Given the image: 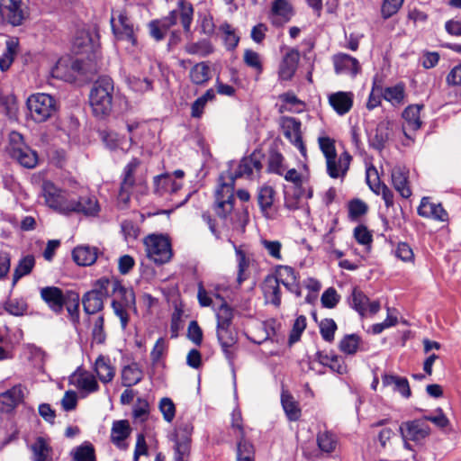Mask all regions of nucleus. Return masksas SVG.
<instances>
[{
	"label": "nucleus",
	"mask_w": 461,
	"mask_h": 461,
	"mask_svg": "<svg viewBox=\"0 0 461 461\" xmlns=\"http://www.w3.org/2000/svg\"><path fill=\"white\" fill-rule=\"evenodd\" d=\"M5 310L14 316H22L27 311V303L23 300H8L5 303Z\"/></svg>",
	"instance_id": "nucleus-61"
},
{
	"label": "nucleus",
	"mask_w": 461,
	"mask_h": 461,
	"mask_svg": "<svg viewBox=\"0 0 461 461\" xmlns=\"http://www.w3.org/2000/svg\"><path fill=\"white\" fill-rule=\"evenodd\" d=\"M72 258L78 266H91L97 258V249L89 246H78L72 251Z\"/></svg>",
	"instance_id": "nucleus-36"
},
{
	"label": "nucleus",
	"mask_w": 461,
	"mask_h": 461,
	"mask_svg": "<svg viewBox=\"0 0 461 461\" xmlns=\"http://www.w3.org/2000/svg\"><path fill=\"white\" fill-rule=\"evenodd\" d=\"M404 0H383L381 14L384 19L395 14L402 7Z\"/></svg>",
	"instance_id": "nucleus-59"
},
{
	"label": "nucleus",
	"mask_w": 461,
	"mask_h": 461,
	"mask_svg": "<svg viewBox=\"0 0 461 461\" xmlns=\"http://www.w3.org/2000/svg\"><path fill=\"white\" fill-rule=\"evenodd\" d=\"M70 455L74 461H96L95 447L89 441L73 448Z\"/></svg>",
	"instance_id": "nucleus-40"
},
{
	"label": "nucleus",
	"mask_w": 461,
	"mask_h": 461,
	"mask_svg": "<svg viewBox=\"0 0 461 461\" xmlns=\"http://www.w3.org/2000/svg\"><path fill=\"white\" fill-rule=\"evenodd\" d=\"M131 428L127 420H114L111 429V441L118 447L124 446L123 441L131 435Z\"/></svg>",
	"instance_id": "nucleus-34"
},
{
	"label": "nucleus",
	"mask_w": 461,
	"mask_h": 461,
	"mask_svg": "<svg viewBox=\"0 0 461 461\" xmlns=\"http://www.w3.org/2000/svg\"><path fill=\"white\" fill-rule=\"evenodd\" d=\"M281 402L288 420L292 421L299 420L301 416V410L294 398L290 394L283 393Z\"/></svg>",
	"instance_id": "nucleus-45"
},
{
	"label": "nucleus",
	"mask_w": 461,
	"mask_h": 461,
	"mask_svg": "<svg viewBox=\"0 0 461 461\" xmlns=\"http://www.w3.org/2000/svg\"><path fill=\"white\" fill-rule=\"evenodd\" d=\"M340 296L334 287L326 289L321 297V302L323 307L332 309L339 302Z\"/></svg>",
	"instance_id": "nucleus-60"
},
{
	"label": "nucleus",
	"mask_w": 461,
	"mask_h": 461,
	"mask_svg": "<svg viewBox=\"0 0 461 461\" xmlns=\"http://www.w3.org/2000/svg\"><path fill=\"white\" fill-rule=\"evenodd\" d=\"M393 134V123L388 121H381L375 131V134L370 137L369 144L375 149L383 150L386 142L391 139Z\"/></svg>",
	"instance_id": "nucleus-24"
},
{
	"label": "nucleus",
	"mask_w": 461,
	"mask_h": 461,
	"mask_svg": "<svg viewBox=\"0 0 461 461\" xmlns=\"http://www.w3.org/2000/svg\"><path fill=\"white\" fill-rule=\"evenodd\" d=\"M185 51L191 55L208 56L213 51L212 43L207 40H202L197 42H192L185 47Z\"/></svg>",
	"instance_id": "nucleus-47"
},
{
	"label": "nucleus",
	"mask_w": 461,
	"mask_h": 461,
	"mask_svg": "<svg viewBox=\"0 0 461 461\" xmlns=\"http://www.w3.org/2000/svg\"><path fill=\"white\" fill-rule=\"evenodd\" d=\"M77 386L80 390L87 393H94L99 389L98 383L92 375H80L77 378Z\"/></svg>",
	"instance_id": "nucleus-57"
},
{
	"label": "nucleus",
	"mask_w": 461,
	"mask_h": 461,
	"mask_svg": "<svg viewBox=\"0 0 461 461\" xmlns=\"http://www.w3.org/2000/svg\"><path fill=\"white\" fill-rule=\"evenodd\" d=\"M275 194L276 191L271 186L264 185L258 189V203L262 214L267 218L270 217V211L274 203Z\"/></svg>",
	"instance_id": "nucleus-39"
},
{
	"label": "nucleus",
	"mask_w": 461,
	"mask_h": 461,
	"mask_svg": "<svg viewBox=\"0 0 461 461\" xmlns=\"http://www.w3.org/2000/svg\"><path fill=\"white\" fill-rule=\"evenodd\" d=\"M316 442L322 453H332L339 445L338 436L330 430H320L316 436Z\"/></svg>",
	"instance_id": "nucleus-37"
},
{
	"label": "nucleus",
	"mask_w": 461,
	"mask_h": 461,
	"mask_svg": "<svg viewBox=\"0 0 461 461\" xmlns=\"http://www.w3.org/2000/svg\"><path fill=\"white\" fill-rule=\"evenodd\" d=\"M95 372L99 380L104 384L111 382L115 375L114 368L112 366L109 357L103 355H100L95 362Z\"/></svg>",
	"instance_id": "nucleus-38"
},
{
	"label": "nucleus",
	"mask_w": 461,
	"mask_h": 461,
	"mask_svg": "<svg viewBox=\"0 0 461 461\" xmlns=\"http://www.w3.org/2000/svg\"><path fill=\"white\" fill-rule=\"evenodd\" d=\"M217 327H230L233 319V311L227 304L222 303L216 313Z\"/></svg>",
	"instance_id": "nucleus-54"
},
{
	"label": "nucleus",
	"mask_w": 461,
	"mask_h": 461,
	"mask_svg": "<svg viewBox=\"0 0 461 461\" xmlns=\"http://www.w3.org/2000/svg\"><path fill=\"white\" fill-rule=\"evenodd\" d=\"M117 278H100L95 284V288L86 292L82 297L84 312L95 314L104 308V298L112 295V282Z\"/></svg>",
	"instance_id": "nucleus-4"
},
{
	"label": "nucleus",
	"mask_w": 461,
	"mask_h": 461,
	"mask_svg": "<svg viewBox=\"0 0 461 461\" xmlns=\"http://www.w3.org/2000/svg\"><path fill=\"white\" fill-rule=\"evenodd\" d=\"M262 169L261 154L253 152L250 156L243 158L235 172V177H249L254 170L260 172Z\"/></svg>",
	"instance_id": "nucleus-28"
},
{
	"label": "nucleus",
	"mask_w": 461,
	"mask_h": 461,
	"mask_svg": "<svg viewBox=\"0 0 461 461\" xmlns=\"http://www.w3.org/2000/svg\"><path fill=\"white\" fill-rule=\"evenodd\" d=\"M30 116L36 122H43L57 112V103L53 96L48 94L37 93L27 99Z\"/></svg>",
	"instance_id": "nucleus-5"
},
{
	"label": "nucleus",
	"mask_w": 461,
	"mask_h": 461,
	"mask_svg": "<svg viewBox=\"0 0 461 461\" xmlns=\"http://www.w3.org/2000/svg\"><path fill=\"white\" fill-rule=\"evenodd\" d=\"M366 183L370 189L376 194H381L386 207L393 206V193L389 187L381 183L377 169L374 166H370L366 168Z\"/></svg>",
	"instance_id": "nucleus-16"
},
{
	"label": "nucleus",
	"mask_w": 461,
	"mask_h": 461,
	"mask_svg": "<svg viewBox=\"0 0 461 461\" xmlns=\"http://www.w3.org/2000/svg\"><path fill=\"white\" fill-rule=\"evenodd\" d=\"M234 180L222 183L215 192L213 210L218 217L226 219L234 207Z\"/></svg>",
	"instance_id": "nucleus-9"
},
{
	"label": "nucleus",
	"mask_w": 461,
	"mask_h": 461,
	"mask_svg": "<svg viewBox=\"0 0 461 461\" xmlns=\"http://www.w3.org/2000/svg\"><path fill=\"white\" fill-rule=\"evenodd\" d=\"M18 43L14 40H8L6 41V49L0 56V68L5 71L11 66L14 57L16 53Z\"/></svg>",
	"instance_id": "nucleus-49"
},
{
	"label": "nucleus",
	"mask_w": 461,
	"mask_h": 461,
	"mask_svg": "<svg viewBox=\"0 0 461 461\" xmlns=\"http://www.w3.org/2000/svg\"><path fill=\"white\" fill-rule=\"evenodd\" d=\"M264 298L267 303L279 307L281 304L280 283L273 275H267L261 285Z\"/></svg>",
	"instance_id": "nucleus-25"
},
{
	"label": "nucleus",
	"mask_w": 461,
	"mask_h": 461,
	"mask_svg": "<svg viewBox=\"0 0 461 461\" xmlns=\"http://www.w3.org/2000/svg\"><path fill=\"white\" fill-rule=\"evenodd\" d=\"M193 15V5L181 0L178 3V8L171 11L167 16L160 20L151 21L149 23V33L152 38L159 41L165 38L169 28L177 23L178 19L180 20L184 32L189 33L191 32Z\"/></svg>",
	"instance_id": "nucleus-1"
},
{
	"label": "nucleus",
	"mask_w": 461,
	"mask_h": 461,
	"mask_svg": "<svg viewBox=\"0 0 461 461\" xmlns=\"http://www.w3.org/2000/svg\"><path fill=\"white\" fill-rule=\"evenodd\" d=\"M399 430L406 447L408 440L420 442L430 434V428L422 418L402 422Z\"/></svg>",
	"instance_id": "nucleus-12"
},
{
	"label": "nucleus",
	"mask_w": 461,
	"mask_h": 461,
	"mask_svg": "<svg viewBox=\"0 0 461 461\" xmlns=\"http://www.w3.org/2000/svg\"><path fill=\"white\" fill-rule=\"evenodd\" d=\"M79 294L73 291H67L66 307L69 319L77 326L79 323Z\"/></svg>",
	"instance_id": "nucleus-42"
},
{
	"label": "nucleus",
	"mask_w": 461,
	"mask_h": 461,
	"mask_svg": "<svg viewBox=\"0 0 461 461\" xmlns=\"http://www.w3.org/2000/svg\"><path fill=\"white\" fill-rule=\"evenodd\" d=\"M112 32L117 41H125L131 46L137 45V37L132 21L124 11L112 15L110 20Z\"/></svg>",
	"instance_id": "nucleus-8"
},
{
	"label": "nucleus",
	"mask_w": 461,
	"mask_h": 461,
	"mask_svg": "<svg viewBox=\"0 0 461 461\" xmlns=\"http://www.w3.org/2000/svg\"><path fill=\"white\" fill-rule=\"evenodd\" d=\"M220 31L224 34L225 47L229 50H233L239 44L240 37L236 34L235 30L228 23H223L220 26Z\"/></svg>",
	"instance_id": "nucleus-48"
},
{
	"label": "nucleus",
	"mask_w": 461,
	"mask_h": 461,
	"mask_svg": "<svg viewBox=\"0 0 461 461\" xmlns=\"http://www.w3.org/2000/svg\"><path fill=\"white\" fill-rule=\"evenodd\" d=\"M353 98L351 92L339 91L329 95V104L339 115H344L351 110Z\"/></svg>",
	"instance_id": "nucleus-26"
},
{
	"label": "nucleus",
	"mask_w": 461,
	"mask_h": 461,
	"mask_svg": "<svg viewBox=\"0 0 461 461\" xmlns=\"http://www.w3.org/2000/svg\"><path fill=\"white\" fill-rule=\"evenodd\" d=\"M42 194L46 204L50 208L60 213L68 214L69 198L66 192L58 188L51 182H44L42 184Z\"/></svg>",
	"instance_id": "nucleus-11"
},
{
	"label": "nucleus",
	"mask_w": 461,
	"mask_h": 461,
	"mask_svg": "<svg viewBox=\"0 0 461 461\" xmlns=\"http://www.w3.org/2000/svg\"><path fill=\"white\" fill-rule=\"evenodd\" d=\"M360 338L356 334L346 335L339 342V349L348 355L357 351Z\"/></svg>",
	"instance_id": "nucleus-52"
},
{
	"label": "nucleus",
	"mask_w": 461,
	"mask_h": 461,
	"mask_svg": "<svg viewBox=\"0 0 461 461\" xmlns=\"http://www.w3.org/2000/svg\"><path fill=\"white\" fill-rule=\"evenodd\" d=\"M26 387L22 384L0 393V411L9 413L23 402Z\"/></svg>",
	"instance_id": "nucleus-18"
},
{
	"label": "nucleus",
	"mask_w": 461,
	"mask_h": 461,
	"mask_svg": "<svg viewBox=\"0 0 461 461\" xmlns=\"http://www.w3.org/2000/svg\"><path fill=\"white\" fill-rule=\"evenodd\" d=\"M284 135L295 146L302 156H306V147L303 142L301 122L294 117L284 116L280 122Z\"/></svg>",
	"instance_id": "nucleus-14"
},
{
	"label": "nucleus",
	"mask_w": 461,
	"mask_h": 461,
	"mask_svg": "<svg viewBox=\"0 0 461 461\" xmlns=\"http://www.w3.org/2000/svg\"><path fill=\"white\" fill-rule=\"evenodd\" d=\"M217 339L226 358L232 362L234 358L232 348L237 342L235 334L230 330V327H217Z\"/></svg>",
	"instance_id": "nucleus-30"
},
{
	"label": "nucleus",
	"mask_w": 461,
	"mask_h": 461,
	"mask_svg": "<svg viewBox=\"0 0 461 461\" xmlns=\"http://www.w3.org/2000/svg\"><path fill=\"white\" fill-rule=\"evenodd\" d=\"M112 308L119 317L122 330H125L129 322L128 309L135 304V294L132 289L125 287L120 280L112 282Z\"/></svg>",
	"instance_id": "nucleus-3"
},
{
	"label": "nucleus",
	"mask_w": 461,
	"mask_h": 461,
	"mask_svg": "<svg viewBox=\"0 0 461 461\" xmlns=\"http://www.w3.org/2000/svg\"><path fill=\"white\" fill-rule=\"evenodd\" d=\"M349 303L361 316H365L367 312L375 314L380 310L378 301L370 302L369 298L357 288L353 289Z\"/></svg>",
	"instance_id": "nucleus-20"
},
{
	"label": "nucleus",
	"mask_w": 461,
	"mask_h": 461,
	"mask_svg": "<svg viewBox=\"0 0 461 461\" xmlns=\"http://www.w3.org/2000/svg\"><path fill=\"white\" fill-rule=\"evenodd\" d=\"M129 86L135 92L144 93L151 90L152 82L148 78L130 77L127 79Z\"/></svg>",
	"instance_id": "nucleus-63"
},
{
	"label": "nucleus",
	"mask_w": 461,
	"mask_h": 461,
	"mask_svg": "<svg viewBox=\"0 0 461 461\" xmlns=\"http://www.w3.org/2000/svg\"><path fill=\"white\" fill-rule=\"evenodd\" d=\"M381 379L383 387L391 386L393 392L399 393L402 397H411V391L407 378L384 373L382 375Z\"/></svg>",
	"instance_id": "nucleus-27"
},
{
	"label": "nucleus",
	"mask_w": 461,
	"mask_h": 461,
	"mask_svg": "<svg viewBox=\"0 0 461 461\" xmlns=\"http://www.w3.org/2000/svg\"><path fill=\"white\" fill-rule=\"evenodd\" d=\"M384 98L393 105L400 104L404 98V87L402 85H396L387 87L384 92Z\"/></svg>",
	"instance_id": "nucleus-51"
},
{
	"label": "nucleus",
	"mask_w": 461,
	"mask_h": 461,
	"mask_svg": "<svg viewBox=\"0 0 461 461\" xmlns=\"http://www.w3.org/2000/svg\"><path fill=\"white\" fill-rule=\"evenodd\" d=\"M423 104H411L407 106L402 112V118L405 120V124L402 125V131L407 138H411L407 131H417L421 126L420 111Z\"/></svg>",
	"instance_id": "nucleus-29"
},
{
	"label": "nucleus",
	"mask_w": 461,
	"mask_h": 461,
	"mask_svg": "<svg viewBox=\"0 0 461 461\" xmlns=\"http://www.w3.org/2000/svg\"><path fill=\"white\" fill-rule=\"evenodd\" d=\"M273 276L285 288L293 285V284L299 280L294 269L289 266H278Z\"/></svg>",
	"instance_id": "nucleus-44"
},
{
	"label": "nucleus",
	"mask_w": 461,
	"mask_h": 461,
	"mask_svg": "<svg viewBox=\"0 0 461 461\" xmlns=\"http://www.w3.org/2000/svg\"><path fill=\"white\" fill-rule=\"evenodd\" d=\"M182 185L176 182L169 174H162L154 177V192L163 196L166 194L176 193Z\"/></svg>",
	"instance_id": "nucleus-32"
},
{
	"label": "nucleus",
	"mask_w": 461,
	"mask_h": 461,
	"mask_svg": "<svg viewBox=\"0 0 461 461\" xmlns=\"http://www.w3.org/2000/svg\"><path fill=\"white\" fill-rule=\"evenodd\" d=\"M243 60L248 67L256 69L258 73L262 72L263 66L260 56L258 52L249 49L246 50L244 52Z\"/></svg>",
	"instance_id": "nucleus-64"
},
{
	"label": "nucleus",
	"mask_w": 461,
	"mask_h": 461,
	"mask_svg": "<svg viewBox=\"0 0 461 461\" xmlns=\"http://www.w3.org/2000/svg\"><path fill=\"white\" fill-rule=\"evenodd\" d=\"M300 60V54L297 50H290L282 59L278 76L281 80H291L295 74Z\"/></svg>",
	"instance_id": "nucleus-23"
},
{
	"label": "nucleus",
	"mask_w": 461,
	"mask_h": 461,
	"mask_svg": "<svg viewBox=\"0 0 461 461\" xmlns=\"http://www.w3.org/2000/svg\"><path fill=\"white\" fill-rule=\"evenodd\" d=\"M0 14L8 23L20 25L28 14L27 0H0Z\"/></svg>",
	"instance_id": "nucleus-10"
},
{
	"label": "nucleus",
	"mask_w": 461,
	"mask_h": 461,
	"mask_svg": "<svg viewBox=\"0 0 461 461\" xmlns=\"http://www.w3.org/2000/svg\"><path fill=\"white\" fill-rule=\"evenodd\" d=\"M336 330L337 324L332 319H324L320 323L321 337L328 342H331L334 339Z\"/></svg>",
	"instance_id": "nucleus-62"
},
{
	"label": "nucleus",
	"mask_w": 461,
	"mask_h": 461,
	"mask_svg": "<svg viewBox=\"0 0 461 461\" xmlns=\"http://www.w3.org/2000/svg\"><path fill=\"white\" fill-rule=\"evenodd\" d=\"M236 256L238 261V276L237 281L239 285H241L243 281L248 278L246 270L249 266V260L246 256V253L240 249H236Z\"/></svg>",
	"instance_id": "nucleus-53"
},
{
	"label": "nucleus",
	"mask_w": 461,
	"mask_h": 461,
	"mask_svg": "<svg viewBox=\"0 0 461 461\" xmlns=\"http://www.w3.org/2000/svg\"><path fill=\"white\" fill-rule=\"evenodd\" d=\"M237 461H254V447L243 438L238 442Z\"/></svg>",
	"instance_id": "nucleus-50"
},
{
	"label": "nucleus",
	"mask_w": 461,
	"mask_h": 461,
	"mask_svg": "<svg viewBox=\"0 0 461 461\" xmlns=\"http://www.w3.org/2000/svg\"><path fill=\"white\" fill-rule=\"evenodd\" d=\"M158 409L166 421L171 422L176 416V406L168 397H163L159 401Z\"/></svg>",
	"instance_id": "nucleus-55"
},
{
	"label": "nucleus",
	"mask_w": 461,
	"mask_h": 461,
	"mask_svg": "<svg viewBox=\"0 0 461 461\" xmlns=\"http://www.w3.org/2000/svg\"><path fill=\"white\" fill-rule=\"evenodd\" d=\"M140 165V160L137 158H133L124 167L118 194L119 200L123 203H127L130 201L131 193L135 184L134 173Z\"/></svg>",
	"instance_id": "nucleus-17"
},
{
	"label": "nucleus",
	"mask_w": 461,
	"mask_h": 461,
	"mask_svg": "<svg viewBox=\"0 0 461 461\" xmlns=\"http://www.w3.org/2000/svg\"><path fill=\"white\" fill-rule=\"evenodd\" d=\"M189 78L194 85H204L211 78L209 66L205 62L195 64L189 72Z\"/></svg>",
	"instance_id": "nucleus-41"
},
{
	"label": "nucleus",
	"mask_w": 461,
	"mask_h": 461,
	"mask_svg": "<svg viewBox=\"0 0 461 461\" xmlns=\"http://www.w3.org/2000/svg\"><path fill=\"white\" fill-rule=\"evenodd\" d=\"M40 295L55 314H60L63 312L67 300V291L64 293L57 286H45L41 289Z\"/></svg>",
	"instance_id": "nucleus-15"
},
{
	"label": "nucleus",
	"mask_w": 461,
	"mask_h": 461,
	"mask_svg": "<svg viewBox=\"0 0 461 461\" xmlns=\"http://www.w3.org/2000/svg\"><path fill=\"white\" fill-rule=\"evenodd\" d=\"M318 143L326 160L334 158L337 155L335 141L330 137H319Z\"/></svg>",
	"instance_id": "nucleus-56"
},
{
	"label": "nucleus",
	"mask_w": 461,
	"mask_h": 461,
	"mask_svg": "<svg viewBox=\"0 0 461 461\" xmlns=\"http://www.w3.org/2000/svg\"><path fill=\"white\" fill-rule=\"evenodd\" d=\"M113 93L114 84L110 77H100L95 82L89 95V103L95 117L104 118L111 113Z\"/></svg>",
	"instance_id": "nucleus-2"
},
{
	"label": "nucleus",
	"mask_w": 461,
	"mask_h": 461,
	"mask_svg": "<svg viewBox=\"0 0 461 461\" xmlns=\"http://www.w3.org/2000/svg\"><path fill=\"white\" fill-rule=\"evenodd\" d=\"M68 214L80 212L85 215H96L100 210L97 199L95 196H80L78 200L69 199Z\"/></svg>",
	"instance_id": "nucleus-21"
},
{
	"label": "nucleus",
	"mask_w": 461,
	"mask_h": 461,
	"mask_svg": "<svg viewBox=\"0 0 461 461\" xmlns=\"http://www.w3.org/2000/svg\"><path fill=\"white\" fill-rule=\"evenodd\" d=\"M122 384L125 387H131L139 384L143 378V370L136 362H132L122 369Z\"/></svg>",
	"instance_id": "nucleus-35"
},
{
	"label": "nucleus",
	"mask_w": 461,
	"mask_h": 461,
	"mask_svg": "<svg viewBox=\"0 0 461 461\" xmlns=\"http://www.w3.org/2000/svg\"><path fill=\"white\" fill-rule=\"evenodd\" d=\"M272 14L281 23L288 22L293 15L292 6L287 0H276L272 5Z\"/></svg>",
	"instance_id": "nucleus-46"
},
{
	"label": "nucleus",
	"mask_w": 461,
	"mask_h": 461,
	"mask_svg": "<svg viewBox=\"0 0 461 461\" xmlns=\"http://www.w3.org/2000/svg\"><path fill=\"white\" fill-rule=\"evenodd\" d=\"M34 265L35 259L32 255H27L21 258L17 267L14 268L12 285L14 286L23 276L29 275L34 267Z\"/></svg>",
	"instance_id": "nucleus-43"
},
{
	"label": "nucleus",
	"mask_w": 461,
	"mask_h": 461,
	"mask_svg": "<svg viewBox=\"0 0 461 461\" xmlns=\"http://www.w3.org/2000/svg\"><path fill=\"white\" fill-rule=\"evenodd\" d=\"M434 414L424 415L422 419L424 421H430L435 424L439 429L447 428L450 421L447 417L444 414L441 408H438L435 410Z\"/></svg>",
	"instance_id": "nucleus-58"
},
{
	"label": "nucleus",
	"mask_w": 461,
	"mask_h": 461,
	"mask_svg": "<svg viewBox=\"0 0 461 461\" xmlns=\"http://www.w3.org/2000/svg\"><path fill=\"white\" fill-rule=\"evenodd\" d=\"M8 154L23 167L33 168L38 163V154L23 141V137L17 131L9 134V143L6 148Z\"/></svg>",
	"instance_id": "nucleus-6"
},
{
	"label": "nucleus",
	"mask_w": 461,
	"mask_h": 461,
	"mask_svg": "<svg viewBox=\"0 0 461 461\" xmlns=\"http://www.w3.org/2000/svg\"><path fill=\"white\" fill-rule=\"evenodd\" d=\"M331 59L334 66V71L337 75H343L355 78L361 73L362 67L360 62L357 59L348 54L339 52L333 55Z\"/></svg>",
	"instance_id": "nucleus-13"
},
{
	"label": "nucleus",
	"mask_w": 461,
	"mask_h": 461,
	"mask_svg": "<svg viewBox=\"0 0 461 461\" xmlns=\"http://www.w3.org/2000/svg\"><path fill=\"white\" fill-rule=\"evenodd\" d=\"M147 257L158 265L167 263L172 256L169 240L161 234H150L143 240Z\"/></svg>",
	"instance_id": "nucleus-7"
},
{
	"label": "nucleus",
	"mask_w": 461,
	"mask_h": 461,
	"mask_svg": "<svg viewBox=\"0 0 461 461\" xmlns=\"http://www.w3.org/2000/svg\"><path fill=\"white\" fill-rule=\"evenodd\" d=\"M82 61L70 58H61L52 69L53 77L63 80H71L77 74L81 73Z\"/></svg>",
	"instance_id": "nucleus-19"
},
{
	"label": "nucleus",
	"mask_w": 461,
	"mask_h": 461,
	"mask_svg": "<svg viewBox=\"0 0 461 461\" xmlns=\"http://www.w3.org/2000/svg\"><path fill=\"white\" fill-rule=\"evenodd\" d=\"M32 461H52V447L48 439L38 437L31 446Z\"/></svg>",
	"instance_id": "nucleus-33"
},
{
	"label": "nucleus",
	"mask_w": 461,
	"mask_h": 461,
	"mask_svg": "<svg viewBox=\"0 0 461 461\" xmlns=\"http://www.w3.org/2000/svg\"><path fill=\"white\" fill-rule=\"evenodd\" d=\"M352 157L347 151L341 153L339 157L326 160L327 173L331 178H343L348 168Z\"/></svg>",
	"instance_id": "nucleus-22"
},
{
	"label": "nucleus",
	"mask_w": 461,
	"mask_h": 461,
	"mask_svg": "<svg viewBox=\"0 0 461 461\" xmlns=\"http://www.w3.org/2000/svg\"><path fill=\"white\" fill-rule=\"evenodd\" d=\"M392 182L395 190L403 198H409L411 195V190L409 186L408 170L402 167H394L392 170Z\"/></svg>",
	"instance_id": "nucleus-31"
}]
</instances>
